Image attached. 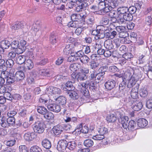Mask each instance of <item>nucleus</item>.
I'll return each instance as SVG.
<instances>
[{
    "instance_id": "nucleus-1",
    "label": "nucleus",
    "mask_w": 152,
    "mask_h": 152,
    "mask_svg": "<svg viewBox=\"0 0 152 152\" xmlns=\"http://www.w3.org/2000/svg\"><path fill=\"white\" fill-rule=\"evenodd\" d=\"M121 120V124L124 129L131 130L135 128L136 123L134 121L132 120L128 122L126 118H122Z\"/></svg>"
},
{
    "instance_id": "nucleus-2",
    "label": "nucleus",
    "mask_w": 152,
    "mask_h": 152,
    "mask_svg": "<svg viewBox=\"0 0 152 152\" xmlns=\"http://www.w3.org/2000/svg\"><path fill=\"white\" fill-rule=\"evenodd\" d=\"M61 92V90L59 88L53 86L49 87L48 88V96H50V98L49 99V102H50V100L52 98V97H53V95L60 94Z\"/></svg>"
},
{
    "instance_id": "nucleus-3",
    "label": "nucleus",
    "mask_w": 152,
    "mask_h": 152,
    "mask_svg": "<svg viewBox=\"0 0 152 152\" xmlns=\"http://www.w3.org/2000/svg\"><path fill=\"white\" fill-rule=\"evenodd\" d=\"M33 129L35 132L42 133L44 130L43 124L40 122H36L34 124Z\"/></svg>"
},
{
    "instance_id": "nucleus-4",
    "label": "nucleus",
    "mask_w": 152,
    "mask_h": 152,
    "mask_svg": "<svg viewBox=\"0 0 152 152\" xmlns=\"http://www.w3.org/2000/svg\"><path fill=\"white\" fill-rule=\"evenodd\" d=\"M67 142L64 139H61L58 142L57 148V150L60 151H64L67 146Z\"/></svg>"
},
{
    "instance_id": "nucleus-5",
    "label": "nucleus",
    "mask_w": 152,
    "mask_h": 152,
    "mask_svg": "<svg viewBox=\"0 0 152 152\" xmlns=\"http://www.w3.org/2000/svg\"><path fill=\"white\" fill-rule=\"evenodd\" d=\"M72 77L74 79H76L78 80L83 81L86 80L87 78V76L85 74L82 73H78L77 74L72 73Z\"/></svg>"
},
{
    "instance_id": "nucleus-6",
    "label": "nucleus",
    "mask_w": 152,
    "mask_h": 152,
    "mask_svg": "<svg viewBox=\"0 0 152 152\" xmlns=\"http://www.w3.org/2000/svg\"><path fill=\"white\" fill-rule=\"evenodd\" d=\"M135 102L132 104V108L135 111H138L140 110L143 106V104L141 102L137 101H134Z\"/></svg>"
},
{
    "instance_id": "nucleus-7",
    "label": "nucleus",
    "mask_w": 152,
    "mask_h": 152,
    "mask_svg": "<svg viewBox=\"0 0 152 152\" xmlns=\"http://www.w3.org/2000/svg\"><path fill=\"white\" fill-rule=\"evenodd\" d=\"M48 109L57 113L59 112L61 110L60 107L59 105L55 104H50L49 103H48Z\"/></svg>"
},
{
    "instance_id": "nucleus-8",
    "label": "nucleus",
    "mask_w": 152,
    "mask_h": 152,
    "mask_svg": "<svg viewBox=\"0 0 152 152\" xmlns=\"http://www.w3.org/2000/svg\"><path fill=\"white\" fill-rule=\"evenodd\" d=\"M115 81L113 80H108L105 84V86L107 89L111 90L115 86Z\"/></svg>"
},
{
    "instance_id": "nucleus-9",
    "label": "nucleus",
    "mask_w": 152,
    "mask_h": 152,
    "mask_svg": "<svg viewBox=\"0 0 152 152\" xmlns=\"http://www.w3.org/2000/svg\"><path fill=\"white\" fill-rule=\"evenodd\" d=\"M86 17V16L84 15H81L78 14H74L71 15V18L72 21L78 22L80 21L81 18L83 20Z\"/></svg>"
},
{
    "instance_id": "nucleus-10",
    "label": "nucleus",
    "mask_w": 152,
    "mask_h": 152,
    "mask_svg": "<svg viewBox=\"0 0 152 152\" xmlns=\"http://www.w3.org/2000/svg\"><path fill=\"white\" fill-rule=\"evenodd\" d=\"M60 39L57 34L54 33H52L50 35V41L52 44H54L57 42Z\"/></svg>"
},
{
    "instance_id": "nucleus-11",
    "label": "nucleus",
    "mask_w": 152,
    "mask_h": 152,
    "mask_svg": "<svg viewBox=\"0 0 152 152\" xmlns=\"http://www.w3.org/2000/svg\"><path fill=\"white\" fill-rule=\"evenodd\" d=\"M38 113L43 115V116L45 119L46 120L48 119L47 110L44 107L42 106H39L37 109Z\"/></svg>"
},
{
    "instance_id": "nucleus-12",
    "label": "nucleus",
    "mask_w": 152,
    "mask_h": 152,
    "mask_svg": "<svg viewBox=\"0 0 152 152\" xmlns=\"http://www.w3.org/2000/svg\"><path fill=\"white\" fill-rule=\"evenodd\" d=\"M36 137V135L34 132H28L26 133L24 135V139L27 141L32 140L34 139Z\"/></svg>"
},
{
    "instance_id": "nucleus-13",
    "label": "nucleus",
    "mask_w": 152,
    "mask_h": 152,
    "mask_svg": "<svg viewBox=\"0 0 152 152\" xmlns=\"http://www.w3.org/2000/svg\"><path fill=\"white\" fill-rule=\"evenodd\" d=\"M26 44V42L25 40H21L20 42V45L19 46V48L18 49V54H20L22 53L26 49L25 45Z\"/></svg>"
},
{
    "instance_id": "nucleus-14",
    "label": "nucleus",
    "mask_w": 152,
    "mask_h": 152,
    "mask_svg": "<svg viewBox=\"0 0 152 152\" xmlns=\"http://www.w3.org/2000/svg\"><path fill=\"white\" fill-rule=\"evenodd\" d=\"M137 124L139 127L141 128H144L147 125L148 122L145 119L141 118L138 120Z\"/></svg>"
},
{
    "instance_id": "nucleus-15",
    "label": "nucleus",
    "mask_w": 152,
    "mask_h": 152,
    "mask_svg": "<svg viewBox=\"0 0 152 152\" xmlns=\"http://www.w3.org/2000/svg\"><path fill=\"white\" fill-rule=\"evenodd\" d=\"M106 5L108 7H109L111 10L114 9L117 6L116 1L115 0H106Z\"/></svg>"
},
{
    "instance_id": "nucleus-16",
    "label": "nucleus",
    "mask_w": 152,
    "mask_h": 152,
    "mask_svg": "<svg viewBox=\"0 0 152 152\" xmlns=\"http://www.w3.org/2000/svg\"><path fill=\"white\" fill-rule=\"evenodd\" d=\"M63 127L59 125H57L56 126H54L52 129V131L55 134H58L61 133L63 131Z\"/></svg>"
},
{
    "instance_id": "nucleus-17",
    "label": "nucleus",
    "mask_w": 152,
    "mask_h": 152,
    "mask_svg": "<svg viewBox=\"0 0 152 152\" xmlns=\"http://www.w3.org/2000/svg\"><path fill=\"white\" fill-rule=\"evenodd\" d=\"M10 45V44L8 40H2L0 42V47L3 49V52H4V49L8 48Z\"/></svg>"
},
{
    "instance_id": "nucleus-18",
    "label": "nucleus",
    "mask_w": 152,
    "mask_h": 152,
    "mask_svg": "<svg viewBox=\"0 0 152 152\" xmlns=\"http://www.w3.org/2000/svg\"><path fill=\"white\" fill-rule=\"evenodd\" d=\"M74 88L72 82L71 81L67 82L65 84V86L63 88V89L65 91H69Z\"/></svg>"
},
{
    "instance_id": "nucleus-19",
    "label": "nucleus",
    "mask_w": 152,
    "mask_h": 152,
    "mask_svg": "<svg viewBox=\"0 0 152 152\" xmlns=\"http://www.w3.org/2000/svg\"><path fill=\"white\" fill-rule=\"evenodd\" d=\"M104 45L105 47L108 50H111L113 48L114 46L112 41L110 39H107L104 42Z\"/></svg>"
},
{
    "instance_id": "nucleus-20",
    "label": "nucleus",
    "mask_w": 152,
    "mask_h": 152,
    "mask_svg": "<svg viewBox=\"0 0 152 152\" xmlns=\"http://www.w3.org/2000/svg\"><path fill=\"white\" fill-rule=\"evenodd\" d=\"M23 26L24 24L21 23V22H17L15 24L12 25L11 28L12 30L13 31L15 30L23 28Z\"/></svg>"
},
{
    "instance_id": "nucleus-21",
    "label": "nucleus",
    "mask_w": 152,
    "mask_h": 152,
    "mask_svg": "<svg viewBox=\"0 0 152 152\" xmlns=\"http://www.w3.org/2000/svg\"><path fill=\"white\" fill-rule=\"evenodd\" d=\"M80 67V65L78 64L75 63L71 64L69 67L70 70L73 72V73L79 70Z\"/></svg>"
},
{
    "instance_id": "nucleus-22",
    "label": "nucleus",
    "mask_w": 152,
    "mask_h": 152,
    "mask_svg": "<svg viewBox=\"0 0 152 152\" xmlns=\"http://www.w3.org/2000/svg\"><path fill=\"white\" fill-rule=\"evenodd\" d=\"M25 75L23 72L21 71L17 72L15 74V77L17 81H19L23 79Z\"/></svg>"
},
{
    "instance_id": "nucleus-23",
    "label": "nucleus",
    "mask_w": 152,
    "mask_h": 152,
    "mask_svg": "<svg viewBox=\"0 0 152 152\" xmlns=\"http://www.w3.org/2000/svg\"><path fill=\"white\" fill-rule=\"evenodd\" d=\"M24 63L25 66L27 69L29 70L31 69L34 67V64L31 60L30 59H28L26 60Z\"/></svg>"
},
{
    "instance_id": "nucleus-24",
    "label": "nucleus",
    "mask_w": 152,
    "mask_h": 152,
    "mask_svg": "<svg viewBox=\"0 0 152 152\" xmlns=\"http://www.w3.org/2000/svg\"><path fill=\"white\" fill-rule=\"evenodd\" d=\"M126 85V80H123L122 82L120 83L119 87V91L120 93L123 94L124 92Z\"/></svg>"
},
{
    "instance_id": "nucleus-25",
    "label": "nucleus",
    "mask_w": 152,
    "mask_h": 152,
    "mask_svg": "<svg viewBox=\"0 0 152 152\" xmlns=\"http://www.w3.org/2000/svg\"><path fill=\"white\" fill-rule=\"evenodd\" d=\"M106 119L109 123L114 122L117 120V118L114 114H110L108 115Z\"/></svg>"
},
{
    "instance_id": "nucleus-26",
    "label": "nucleus",
    "mask_w": 152,
    "mask_h": 152,
    "mask_svg": "<svg viewBox=\"0 0 152 152\" xmlns=\"http://www.w3.org/2000/svg\"><path fill=\"white\" fill-rule=\"evenodd\" d=\"M107 6V5L106 6L104 7L103 8L99 10L98 11L99 14L101 15H104L111 10H112Z\"/></svg>"
},
{
    "instance_id": "nucleus-27",
    "label": "nucleus",
    "mask_w": 152,
    "mask_h": 152,
    "mask_svg": "<svg viewBox=\"0 0 152 152\" xmlns=\"http://www.w3.org/2000/svg\"><path fill=\"white\" fill-rule=\"evenodd\" d=\"M55 100L60 105H64L66 104V99L63 96H60L56 98Z\"/></svg>"
},
{
    "instance_id": "nucleus-28",
    "label": "nucleus",
    "mask_w": 152,
    "mask_h": 152,
    "mask_svg": "<svg viewBox=\"0 0 152 152\" xmlns=\"http://www.w3.org/2000/svg\"><path fill=\"white\" fill-rule=\"evenodd\" d=\"M138 90L137 89L133 88L132 90L131 93V97L134 99V101H137L138 95Z\"/></svg>"
},
{
    "instance_id": "nucleus-29",
    "label": "nucleus",
    "mask_w": 152,
    "mask_h": 152,
    "mask_svg": "<svg viewBox=\"0 0 152 152\" xmlns=\"http://www.w3.org/2000/svg\"><path fill=\"white\" fill-rule=\"evenodd\" d=\"M19 41L15 40L11 42V46L12 48L14 49H15V51L18 54V49L19 48Z\"/></svg>"
},
{
    "instance_id": "nucleus-30",
    "label": "nucleus",
    "mask_w": 152,
    "mask_h": 152,
    "mask_svg": "<svg viewBox=\"0 0 152 152\" xmlns=\"http://www.w3.org/2000/svg\"><path fill=\"white\" fill-rule=\"evenodd\" d=\"M70 97L73 99H77L79 97L78 94L75 91L71 90L67 92Z\"/></svg>"
},
{
    "instance_id": "nucleus-31",
    "label": "nucleus",
    "mask_w": 152,
    "mask_h": 152,
    "mask_svg": "<svg viewBox=\"0 0 152 152\" xmlns=\"http://www.w3.org/2000/svg\"><path fill=\"white\" fill-rule=\"evenodd\" d=\"M0 125L3 127H8V124L6 118L3 117L0 118Z\"/></svg>"
},
{
    "instance_id": "nucleus-32",
    "label": "nucleus",
    "mask_w": 152,
    "mask_h": 152,
    "mask_svg": "<svg viewBox=\"0 0 152 152\" xmlns=\"http://www.w3.org/2000/svg\"><path fill=\"white\" fill-rule=\"evenodd\" d=\"M117 11L119 14H124L128 12V8L126 7H122L118 8Z\"/></svg>"
},
{
    "instance_id": "nucleus-33",
    "label": "nucleus",
    "mask_w": 152,
    "mask_h": 152,
    "mask_svg": "<svg viewBox=\"0 0 152 152\" xmlns=\"http://www.w3.org/2000/svg\"><path fill=\"white\" fill-rule=\"evenodd\" d=\"M116 35L117 32L114 31L111 32H106V37L107 38L113 39Z\"/></svg>"
},
{
    "instance_id": "nucleus-34",
    "label": "nucleus",
    "mask_w": 152,
    "mask_h": 152,
    "mask_svg": "<svg viewBox=\"0 0 152 152\" xmlns=\"http://www.w3.org/2000/svg\"><path fill=\"white\" fill-rule=\"evenodd\" d=\"M136 82L135 79L134 77H132L129 80L127 86V87L129 88H132L135 84Z\"/></svg>"
},
{
    "instance_id": "nucleus-35",
    "label": "nucleus",
    "mask_w": 152,
    "mask_h": 152,
    "mask_svg": "<svg viewBox=\"0 0 152 152\" xmlns=\"http://www.w3.org/2000/svg\"><path fill=\"white\" fill-rule=\"evenodd\" d=\"M96 37L98 39H102L106 37V33L103 31L99 30V33L96 34Z\"/></svg>"
},
{
    "instance_id": "nucleus-36",
    "label": "nucleus",
    "mask_w": 152,
    "mask_h": 152,
    "mask_svg": "<svg viewBox=\"0 0 152 152\" xmlns=\"http://www.w3.org/2000/svg\"><path fill=\"white\" fill-rule=\"evenodd\" d=\"M80 91L84 96L87 98L89 97V92L87 88L82 87Z\"/></svg>"
},
{
    "instance_id": "nucleus-37",
    "label": "nucleus",
    "mask_w": 152,
    "mask_h": 152,
    "mask_svg": "<svg viewBox=\"0 0 152 152\" xmlns=\"http://www.w3.org/2000/svg\"><path fill=\"white\" fill-rule=\"evenodd\" d=\"M72 44H69L67 45L66 46L63 50L64 53L65 54L68 55L70 53V50L72 48Z\"/></svg>"
},
{
    "instance_id": "nucleus-38",
    "label": "nucleus",
    "mask_w": 152,
    "mask_h": 152,
    "mask_svg": "<svg viewBox=\"0 0 152 152\" xmlns=\"http://www.w3.org/2000/svg\"><path fill=\"white\" fill-rule=\"evenodd\" d=\"M123 18L127 21L132 20V19L133 16L128 12L123 15Z\"/></svg>"
},
{
    "instance_id": "nucleus-39",
    "label": "nucleus",
    "mask_w": 152,
    "mask_h": 152,
    "mask_svg": "<svg viewBox=\"0 0 152 152\" xmlns=\"http://www.w3.org/2000/svg\"><path fill=\"white\" fill-rule=\"evenodd\" d=\"M68 148L70 150H73L75 149L77 146V143L75 141H71L67 143Z\"/></svg>"
},
{
    "instance_id": "nucleus-40",
    "label": "nucleus",
    "mask_w": 152,
    "mask_h": 152,
    "mask_svg": "<svg viewBox=\"0 0 152 152\" xmlns=\"http://www.w3.org/2000/svg\"><path fill=\"white\" fill-rule=\"evenodd\" d=\"M84 144L87 147H90L93 146L94 144V142L92 140L88 139L84 141Z\"/></svg>"
},
{
    "instance_id": "nucleus-41",
    "label": "nucleus",
    "mask_w": 152,
    "mask_h": 152,
    "mask_svg": "<svg viewBox=\"0 0 152 152\" xmlns=\"http://www.w3.org/2000/svg\"><path fill=\"white\" fill-rule=\"evenodd\" d=\"M39 30V26L36 23L33 24L31 29L32 34L33 35H35L37 32Z\"/></svg>"
},
{
    "instance_id": "nucleus-42",
    "label": "nucleus",
    "mask_w": 152,
    "mask_h": 152,
    "mask_svg": "<svg viewBox=\"0 0 152 152\" xmlns=\"http://www.w3.org/2000/svg\"><path fill=\"white\" fill-rule=\"evenodd\" d=\"M26 61L25 57L23 56H20L17 58L16 62L19 64H22L25 63Z\"/></svg>"
},
{
    "instance_id": "nucleus-43",
    "label": "nucleus",
    "mask_w": 152,
    "mask_h": 152,
    "mask_svg": "<svg viewBox=\"0 0 152 152\" xmlns=\"http://www.w3.org/2000/svg\"><path fill=\"white\" fill-rule=\"evenodd\" d=\"M95 18L93 16H88L87 20L86 23L88 25H91L94 23Z\"/></svg>"
},
{
    "instance_id": "nucleus-44",
    "label": "nucleus",
    "mask_w": 152,
    "mask_h": 152,
    "mask_svg": "<svg viewBox=\"0 0 152 152\" xmlns=\"http://www.w3.org/2000/svg\"><path fill=\"white\" fill-rule=\"evenodd\" d=\"M97 130L99 134L103 135L108 132L107 129L104 127H102L99 128Z\"/></svg>"
},
{
    "instance_id": "nucleus-45",
    "label": "nucleus",
    "mask_w": 152,
    "mask_h": 152,
    "mask_svg": "<svg viewBox=\"0 0 152 152\" xmlns=\"http://www.w3.org/2000/svg\"><path fill=\"white\" fill-rule=\"evenodd\" d=\"M90 60V58L87 56L83 55L80 58V61L82 63L84 64H86L88 63Z\"/></svg>"
},
{
    "instance_id": "nucleus-46",
    "label": "nucleus",
    "mask_w": 152,
    "mask_h": 152,
    "mask_svg": "<svg viewBox=\"0 0 152 152\" xmlns=\"http://www.w3.org/2000/svg\"><path fill=\"white\" fill-rule=\"evenodd\" d=\"M96 72L95 70H93L92 72H91L90 75L89 77L90 81L91 82L92 81L93 82L94 78L96 79Z\"/></svg>"
},
{
    "instance_id": "nucleus-47",
    "label": "nucleus",
    "mask_w": 152,
    "mask_h": 152,
    "mask_svg": "<svg viewBox=\"0 0 152 152\" xmlns=\"http://www.w3.org/2000/svg\"><path fill=\"white\" fill-rule=\"evenodd\" d=\"M140 96L142 97H145L148 94L147 91L144 88H141L140 90Z\"/></svg>"
},
{
    "instance_id": "nucleus-48",
    "label": "nucleus",
    "mask_w": 152,
    "mask_h": 152,
    "mask_svg": "<svg viewBox=\"0 0 152 152\" xmlns=\"http://www.w3.org/2000/svg\"><path fill=\"white\" fill-rule=\"evenodd\" d=\"M30 151L31 152H42V150L38 146H34L31 147Z\"/></svg>"
},
{
    "instance_id": "nucleus-49",
    "label": "nucleus",
    "mask_w": 152,
    "mask_h": 152,
    "mask_svg": "<svg viewBox=\"0 0 152 152\" xmlns=\"http://www.w3.org/2000/svg\"><path fill=\"white\" fill-rule=\"evenodd\" d=\"M4 97L5 100L7 99L8 100H11L12 99V96L10 92H6L4 94Z\"/></svg>"
},
{
    "instance_id": "nucleus-50",
    "label": "nucleus",
    "mask_w": 152,
    "mask_h": 152,
    "mask_svg": "<svg viewBox=\"0 0 152 152\" xmlns=\"http://www.w3.org/2000/svg\"><path fill=\"white\" fill-rule=\"evenodd\" d=\"M68 26L69 27L77 28L79 26L78 23L72 20V21L68 23Z\"/></svg>"
},
{
    "instance_id": "nucleus-51",
    "label": "nucleus",
    "mask_w": 152,
    "mask_h": 152,
    "mask_svg": "<svg viewBox=\"0 0 152 152\" xmlns=\"http://www.w3.org/2000/svg\"><path fill=\"white\" fill-rule=\"evenodd\" d=\"M6 63L7 67H8L9 68H12L14 64V61L11 59H9L7 60L6 62Z\"/></svg>"
},
{
    "instance_id": "nucleus-52",
    "label": "nucleus",
    "mask_w": 152,
    "mask_h": 152,
    "mask_svg": "<svg viewBox=\"0 0 152 152\" xmlns=\"http://www.w3.org/2000/svg\"><path fill=\"white\" fill-rule=\"evenodd\" d=\"M7 120L8 124V127L9 126V125H13L15 123V118L13 117H9L7 119Z\"/></svg>"
},
{
    "instance_id": "nucleus-53",
    "label": "nucleus",
    "mask_w": 152,
    "mask_h": 152,
    "mask_svg": "<svg viewBox=\"0 0 152 152\" xmlns=\"http://www.w3.org/2000/svg\"><path fill=\"white\" fill-rule=\"evenodd\" d=\"M116 116V118H118V119L119 118H120L119 119V121H121V119L122 118H126L128 119L127 117H122L123 116V114L120 113V112L119 111H117L114 114Z\"/></svg>"
},
{
    "instance_id": "nucleus-54",
    "label": "nucleus",
    "mask_w": 152,
    "mask_h": 152,
    "mask_svg": "<svg viewBox=\"0 0 152 152\" xmlns=\"http://www.w3.org/2000/svg\"><path fill=\"white\" fill-rule=\"evenodd\" d=\"M104 138V135L99 134H97L93 137V139L94 140H100Z\"/></svg>"
},
{
    "instance_id": "nucleus-55",
    "label": "nucleus",
    "mask_w": 152,
    "mask_h": 152,
    "mask_svg": "<svg viewBox=\"0 0 152 152\" xmlns=\"http://www.w3.org/2000/svg\"><path fill=\"white\" fill-rule=\"evenodd\" d=\"M20 152H28V149L25 145H21L19 147Z\"/></svg>"
},
{
    "instance_id": "nucleus-56",
    "label": "nucleus",
    "mask_w": 152,
    "mask_h": 152,
    "mask_svg": "<svg viewBox=\"0 0 152 152\" xmlns=\"http://www.w3.org/2000/svg\"><path fill=\"white\" fill-rule=\"evenodd\" d=\"M122 57L126 60H128L133 57V55L131 53H127L124 54Z\"/></svg>"
},
{
    "instance_id": "nucleus-57",
    "label": "nucleus",
    "mask_w": 152,
    "mask_h": 152,
    "mask_svg": "<svg viewBox=\"0 0 152 152\" xmlns=\"http://www.w3.org/2000/svg\"><path fill=\"white\" fill-rule=\"evenodd\" d=\"M128 10L129 13L132 15V14H134L136 12L137 8L134 6H132L128 8Z\"/></svg>"
},
{
    "instance_id": "nucleus-58",
    "label": "nucleus",
    "mask_w": 152,
    "mask_h": 152,
    "mask_svg": "<svg viewBox=\"0 0 152 152\" xmlns=\"http://www.w3.org/2000/svg\"><path fill=\"white\" fill-rule=\"evenodd\" d=\"M116 29L119 33L122 32H124L126 31V27L123 26H117L116 27Z\"/></svg>"
},
{
    "instance_id": "nucleus-59",
    "label": "nucleus",
    "mask_w": 152,
    "mask_h": 152,
    "mask_svg": "<svg viewBox=\"0 0 152 152\" xmlns=\"http://www.w3.org/2000/svg\"><path fill=\"white\" fill-rule=\"evenodd\" d=\"M89 88L90 90L94 91H96L97 89V84L91 81V83L90 84Z\"/></svg>"
},
{
    "instance_id": "nucleus-60",
    "label": "nucleus",
    "mask_w": 152,
    "mask_h": 152,
    "mask_svg": "<svg viewBox=\"0 0 152 152\" xmlns=\"http://www.w3.org/2000/svg\"><path fill=\"white\" fill-rule=\"evenodd\" d=\"M109 21V19L107 18L104 17L102 18L101 21L100 23L103 25H106L108 24Z\"/></svg>"
},
{
    "instance_id": "nucleus-61",
    "label": "nucleus",
    "mask_w": 152,
    "mask_h": 152,
    "mask_svg": "<svg viewBox=\"0 0 152 152\" xmlns=\"http://www.w3.org/2000/svg\"><path fill=\"white\" fill-rule=\"evenodd\" d=\"M10 75V73L7 70L3 71L1 73V75L3 78H7L9 77Z\"/></svg>"
},
{
    "instance_id": "nucleus-62",
    "label": "nucleus",
    "mask_w": 152,
    "mask_h": 152,
    "mask_svg": "<svg viewBox=\"0 0 152 152\" xmlns=\"http://www.w3.org/2000/svg\"><path fill=\"white\" fill-rule=\"evenodd\" d=\"M128 36V34L126 32V31L119 33V37L121 38H124V40L126 39L125 38Z\"/></svg>"
},
{
    "instance_id": "nucleus-63",
    "label": "nucleus",
    "mask_w": 152,
    "mask_h": 152,
    "mask_svg": "<svg viewBox=\"0 0 152 152\" xmlns=\"http://www.w3.org/2000/svg\"><path fill=\"white\" fill-rule=\"evenodd\" d=\"M88 0H79L78 2L80 3V4L83 6L84 7H86L88 6Z\"/></svg>"
},
{
    "instance_id": "nucleus-64",
    "label": "nucleus",
    "mask_w": 152,
    "mask_h": 152,
    "mask_svg": "<svg viewBox=\"0 0 152 152\" xmlns=\"http://www.w3.org/2000/svg\"><path fill=\"white\" fill-rule=\"evenodd\" d=\"M90 66L91 69H94L98 66V65L94 61H92L90 62Z\"/></svg>"
}]
</instances>
